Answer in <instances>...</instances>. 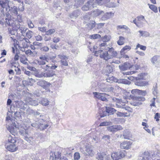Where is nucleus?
<instances>
[{"label":"nucleus","mask_w":160,"mask_h":160,"mask_svg":"<svg viewBox=\"0 0 160 160\" xmlns=\"http://www.w3.org/2000/svg\"><path fill=\"white\" fill-rule=\"evenodd\" d=\"M50 66L48 65H45V67H42V69L44 70L42 72H37L35 73V76L39 78H51L55 75V73L52 70H48Z\"/></svg>","instance_id":"1"},{"label":"nucleus","mask_w":160,"mask_h":160,"mask_svg":"<svg viewBox=\"0 0 160 160\" xmlns=\"http://www.w3.org/2000/svg\"><path fill=\"white\" fill-rule=\"evenodd\" d=\"M94 0H89L85 5L83 6L82 9L83 11H87L92 8L97 7V3L94 2Z\"/></svg>","instance_id":"2"},{"label":"nucleus","mask_w":160,"mask_h":160,"mask_svg":"<svg viewBox=\"0 0 160 160\" xmlns=\"http://www.w3.org/2000/svg\"><path fill=\"white\" fill-rule=\"evenodd\" d=\"M125 151L123 150L112 153L111 157L113 160H118L124 157L125 155Z\"/></svg>","instance_id":"3"},{"label":"nucleus","mask_w":160,"mask_h":160,"mask_svg":"<svg viewBox=\"0 0 160 160\" xmlns=\"http://www.w3.org/2000/svg\"><path fill=\"white\" fill-rule=\"evenodd\" d=\"M95 54L97 56L100 55L101 58H103L105 60H108L111 58V57H110L111 56L108 55V53L107 52H103L102 50H99L95 51Z\"/></svg>","instance_id":"4"},{"label":"nucleus","mask_w":160,"mask_h":160,"mask_svg":"<svg viewBox=\"0 0 160 160\" xmlns=\"http://www.w3.org/2000/svg\"><path fill=\"white\" fill-rule=\"evenodd\" d=\"M85 151L86 152H84L83 154V156L85 157L86 158H88V157H92L95 154V152L93 151L91 146H86Z\"/></svg>","instance_id":"5"},{"label":"nucleus","mask_w":160,"mask_h":160,"mask_svg":"<svg viewBox=\"0 0 160 160\" xmlns=\"http://www.w3.org/2000/svg\"><path fill=\"white\" fill-rule=\"evenodd\" d=\"M6 148L11 152H13L18 150V147L14 144L5 143Z\"/></svg>","instance_id":"6"},{"label":"nucleus","mask_w":160,"mask_h":160,"mask_svg":"<svg viewBox=\"0 0 160 160\" xmlns=\"http://www.w3.org/2000/svg\"><path fill=\"white\" fill-rule=\"evenodd\" d=\"M60 158L62 157H61V153L59 152L50 153V160H56L57 159L60 160Z\"/></svg>","instance_id":"7"},{"label":"nucleus","mask_w":160,"mask_h":160,"mask_svg":"<svg viewBox=\"0 0 160 160\" xmlns=\"http://www.w3.org/2000/svg\"><path fill=\"white\" fill-rule=\"evenodd\" d=\"M18 105H17V106L23 110L25 111L26 110L27 112L29 111H32V110H31L29 108L27 109V108H28V107L27 106V104H25L22 101H18Z\"/></svg>","instance_id":"8"},{"label":"nucleus","mask_w":160,"mask_h":160,"mask_svg":"<svg viewBox=\"0 0 160 160\" xmlns=\"http://www.w3.org/2000/svg\"><path fill=\"white\" fill-rule=\"evenodd\" d=\"M37 84L38 86H41L46 90L50 87L51 85V84L49 82L45 80H41L38 81L37 82Z\"/></svg>","instance_id":"9"},{"label":"nucleus","mask_w":160,"mask_h":160,"mask_svg":"<svg viewBox=\"0 0 160 160\" xmlns=\"http://www.w3.org/2000/svg\"><path fill=\"white\" fill-rule=\"evenodd\" d=\"M137 19L138 27H142L144 24V22H147L144 16L142 15H140L137 17Z\"/></svg>","instance_id":"10"},{"label":"nucleus","mask_w":160,"mask_h":160,"mask_svg":"<svg viewBox=\"0 0 160 160\" xmlns=\"http://www.w3.org/2000/svg\"><path fill=\"white\" fill-rule=\"evenodd\" d=\"M122 127L120 125L111 126L107 127L108 130L111 132H114L118 130L122 129Z\"/></svg>","instance_id":"11"},{"label":"nucleus","mask_w":160,"mask_h":160,"mask_svg":"<svg viewBox=\"0 0 160 160\" xmlns=\"http://www.w3.org/2000/svg\"><path fill=\"white\" fill-rule=\"evenodd\" d=\"M13 3V2L8 0H0V5L2 8H5L7 6L10 8V3Z\"/></svg>","instance_id":"12"},{"label":"nucleus","mask_w":160,"mask_h":160,"mask_svg":"<svg viewBox=\"0 0 160 160\" xmlns=\"http://www.w3.org/2000/svg\"><path fill=\"white\" fill-rule=\"evenodd\" d=\"M114 13L111 12H106L104 14H103L102 15V16L101 19L102 20H106L114 16Z\"/></svg>","instance_id":"13"},{"label":"nucleus","mask_w":160,"mask_h":160,"mask_svg":"<svg viewBox=\"0 0 160 160\" xmlns=\"http://www.w3.org/2000/svg\"><path fill=\"white\" fill-rule=\"evenodd\" d=\"M20 22H18L16 19H14L12 21L11 26H12L13 29L15 30H17L20 28Z\"/></svg>","instance_id":"14"},{"label":"nucleus","mask_w":160,"mask_h":160,"mask_svg":"<svg viewBox=\"0 0 160 160\" xmlns=\"http://www.w3.org/2000/svg\"><path fill=\"white\" fill-rule=\"evenodd\" d=\"M116 106L118 108L124 109L126 110H127L128 112H131V111L129 110L130 108L128 107H125V103L124 102H122V100L121 102H118V103H116Z\"/></svg>","instance_id":"15"},{"label":"nucleus","mask_w":160,"mask_h":160,"mask_svg":"<svg viewBox=\"0 0 160 160\" xmlns=\"http://www.w3.org/2000/svg\"><path fill=\"white\" fill-rule=\"evenodd\" d=\"M132 143L129 141H126L121 143L120 145L121 148L128 149L130 148Z\"/></svg>","instance_id":"16"},{"label":"nucleus","mask_w":160,"mask_h":160,"mask_svg":"<svg viewBox=\"0 0 160 160\" xmlns=\"http://www.w3.org/2000/svg\"><path fill=\"white\" fill-rule=\"evenodd\" d=\"M110 157L109 155H107L106 154L104 153H98L96 157V159L97 160H104V158H107L108 160V157Z\"/></svg>","instance_id":"17"},{"label":"nucleus","mask_w":160,"mask_h":160,"mask_svg":"<svg viewBox=\"0 0 160 160\" xmlns=\"http://www.w3.org/2000/svg\"><path fill=\"white\" fill-rule=\"evenodd\" d=\"M9 8V11L11 15L13 16H16L18 14V8L16 6H10V8Z\"/></svg>","instance_id":"18"},{"label":"nucleus","mask_w":160,"mask_h":160,"mask_svg":"<svg viewBox=\"0 0 160 160\" xmlns=\"http://www.w3.org/2000/svg\"><path fill=\"white\" fill-rule=\"evenodd\" d=\"M152 155V154L151 155L149 152L145 151L143 153V158L142 160H144L145 159H146L147 160H151Z\"/></svg>","instance_id":"19"},{"label":"nucleus","mask_w":160,"mask_h":160,"mask_svg":"<svg viewBox=\"0 0 160 160\" xmlns=\"http://www.w3.org/2000/svg\"><path fill=\"white\" fill-rule=\"evenodd\" d=\"M81 13L80 11L79 10H76L73 11L72 13L69 14V17L71 18H76L79 16Z\"/></svg>","instance_id":"20"},{"label":"nucleus","mask_w":160,"mask_h":160,"mask_svg":"<svg viewBox=\"0 0 160 160\" xmlns=\"http://www.w3.org/2000/svg\"><path fill=\"white\" fill-rule=\"evenodd\" d=\"M108 50L107 52L108 53V55H110L111 56V58L116 56L117 55V52L114 51V49L113 48H108Z\"/></svg>","instance_id":"21"},{"label":"nucleus","mask_w":160,"mask_h":160,"mask_svg":"<svg viewBox=\"0 0 160 160\" xmlns=\"http://www.w3.org/2000/svg\"><path fill=\"white\" fill-rule=\"evenodd\" d=\"M26 103L32 106H36L38 105V102L36 100L32 98H27L26 100Z\"/></svg>","instance_id":"22"},{"label":"nucleus","mask_w":160,"mask_h":160,"mask_svg":"<svg viewBox=\"0 0 160 160\" xmlns=\"http://www.w3.org/2000/svg\"><path fill=\"white\" fill-rule=\"evenodd\" d=\"M16 142V139L14 136L12 137L10 135L8 137L7 140L5 142V143H7L10 144H15Z\"/></svg>","instance_id":"23"},{"label":"nucleus","mask_w":160,"mask_h":160,"mask_svg":"<svg viewBox=\"0 0 160 160\" xmlns=\"http://www.w3.org/2000/svg\"><path fill=\"white\" fill-rule=\"evenodd\" d=\"M104 13L103 11L97 9L93 11L92 14L94 17H97L100 15H102Z\"/></svg>","instance_id":"24"},{"label":"nucleus","mask_w":160,"mask_h":160,"mask_svg":"<svg viewBox=\"0 0 160 160\" xmlns=\"http://www.w3.org/2000/svg\"><path fill=\"white\" fill-rule=\"evenodd\" d=\"M130 64L128 63H125L122 65H119V68L122 71H124L127 70L128 68L129 69L130 67Z\"/></svg>","instance_id":"25"},{"label":"nucleus","mask_w":160,"mask_h":160,"mask_svg":"<svg viewBox=\"0 0 160 160\" xmlns=\"http://www.w3.org/2000/svg\"><path fill=\"white\" fill-rule=\"evenodd\" d=\"M106 80L107 82L110 83L118 81L117 79L112 76H108L106 78Z\"/></svg>","instance_id":"26"},{"label":"nucleus","mask_w":160,"mask_h":160,"mask_svg":"<svg viewBox=\"0 0 160 160\" xmlns=\"http://www.w3.org/2000/svg\"><path fill=\"white\" fill-rule=\"evenodd\" d=\"M8 130L12 135H14L16 133L17 128L12 126H10L7 128Z\"/></svg>","instance_id":"27"},{"label":"nucleus","mask_w":160,"mask_h":160,"mask_svg":"<svg viewBox=\"0 0 160 160\" xmlns=\"http://www.w3.org/2000/svg\"><path fill=\"white\" fill-rule=\"evenodd\" d=\"M125 139H129L131 137V134L130 132L128 131H124L123 135Z\"/></svg>","instance_id":"28"},{"label":"nucleus","mask_w":160,"mask_h":160,"mask_svg":"<svg viewBox=\"0 0 160 160\" xmlns=\"http://www.w3.org/2000/svg\"><path fill=\"white\" fill-rule=\"evenodd\" d=\"M96 22L94 21H90V22L87 24L88 29H91L95 26Z\"/></svg>","instance_id":"29"},{"label":"nucleus","mask_w":160,"mask_h":160,"mask_svg":"<svg viewBox=\"0 0 160 160\" xmlns=\"http://www.w3.org/2000/svg\"><path fill=\"white\" fill-rule=\"evenodd\" d=\"M95 2L97 3V5L98 4L101 5L107 3L108 0H94V2Z\"/></svg>","instance_id":"30"},{"label":"nucleus","mask_w":160,"mask_h":160,"mask_svg":"<svg viewBox=\"0 0 160 160\" xmlns=\"http://www.w3.org/2000/svg\"><path fill=\"white\" fill-rule=\"evenodd\" d=\"M125 41V38H124L122 36H120L119 37V39L117 42L118 45H122L124 44Z\"/></svg>","instance_id":"31"},{"label":"nucleus","mask_w":160,"mask_h":160,"mask_svg":"<svg viewBox=\"0 0 160 160\" xmlns=\"http://www.w3.org/2000/svg\"><path fill=\"white\" fill-rule=\"evenodd\" d=\"M159 58V56H155L151 58V62L153 64H157L158 62V60Z\"/></svg>","instance_id":"32"},{"label":"nucleus","mask_w":160,"mask_h":160,"mask_svg":"<svg viewBox=\"0 0 160 160\" xmlns=\"http://www.w3.org/2000/svg\"><path fill=\"white\" fill-rule=\"evenodd\" d=\"M135 84L139 86H143L146 85V83L145 82L141 81V80H136L135 82Z\"/></svg>","instance_id":"33"},{"label":"nucleus","mask_w":160,"mask_h":160,"mask_svg":"<svg viewBox=\"0 0 160 160\" xmlns=\"http://www.w3.org/2000/svg\"><path fill=\"white\" fill-rule=\"evenodd\" d=\"M104 70L106 72L109 73H111L113 71L112 67L109 64L106 65V66L104 68Z\"/></svg>","instance_id":"34"},{"label":"nucleus","mask_w":160,"mask_h":160,"mask_svg":"<svg viewBox=\"0 0 160 160\" xmlns=\"http://www.w3.org/2000/svg\"><path fill=\"white\" fill-rule=\"evenodd\" d=\"M106 111L108 113H110L113 114L114 112L116 111V110L112 108L109 107H106Z\"/></svg>","instance_id":"35"},{"label":"nucleus","mask_w":160,"mask_h":160,"mask_svg":"<svg viewBox=\"0 0 160 160\" xmlns=\"http://www.w3.org/2000/svg\"><path fill=\"white\" fill-rule=\"evenodd\" d=\"M19 133L21 135L24 136L25 137V136L29 134L28 130L27 129H24L23 130H19Z\"/></svg>","instance_id":"36"},{"label":"nucleus","mask_w":160,"mask_h":160,"mask_svg":"<svg viewBox=\"0 0 160 160\" xmlns=\"http://www.w3.org/2000/svg\"><path fill=\"white\" fill-rule=\"evenodd\" d=\"M38 125V128L41 130L45 129L48 127V124L44 125L40 123H39Z\"/></svg>","instance_id":"37"},{"label":"nucleus","mask_w":160,"mask_h":160,"mask_svg":"<svg viewBox=\"0 0 160 160\" xmlns=\"http://www.w3.org/2000/svg\"><path fill=\"white\" fill-rule=\"evenodd\" d=\"M73 150V148L70 147L69 148H67L65 149V154L66 155H71L72 154V151Z\"/></svg>","instance_id":"38"},{"label":"nucleus","mask_w":160,"mask_h":160,"mask_svg":"<svg viewBox=\"0 0 160 160\" xmlns=\"http://www.w3.org/2000/svg\"><path fill=\"white\" fill-rule=\"evenodd\" d=\"M131 49V47L129 46H126L123 47L121 51V53H124Z\"/></svg>","instance_id":"39"},{"label":"nucleus","mask_w":160,"mask_h":160,"mask_svg":"<svg viewBox=\"0 0 160 160\" xmlns=\"http://www.w3.org/2000/svg\"><path fill=\"white\" fill-rule=\"evenodd\" d=\"M24 138L26 141L29 143H31L32 142L33 138L30 136L29 135V134H27L26 136H25L24 137Z\"/></svg>","instance_id":"40"},{"label":"nucleus","mask_w":160,"mask_h":160,"mask_svg":"<svg viewBox=\"0 0 160 160\" xmlns=\"http://www.w3.org/2000/svg\"><path fill=\"white\" fill-rule=\"evenodd\" d=\"M118 83H121L123 84L129 85L131 83V82L125 79H120L118 81Z\"/></svg>","instance_id":"41"},{"label":"nucleus","mask_w":160,"mask_h":160,"mask_svg":"<svg viewBox=\"0 0 160 160\" xmlns=\"http://www.w3.org/2000/svg\"><path fill=\"white\" fill-rule=\"evenodd\" d=\"M149 8L152 11L155 12H158V9L157 7L155 5L150 4H148Z\"/></svg>","instance_id":"42"},{"label":"nucleus","mask_w":160,"mask_h":160,"mask_svg":"<svg viewBox=\"0 0 160 160\" xmlns=\"http://www.w3.org/2000/svg\"><path fill=\"white\" fill-rule=\"evenodd\" d=\"M38 63L39 65L41 66V68H42V67H45V65L46 63L45 61L40 59L38 60Z\"/></svg>","instance_id":"43"},{"label":"nucleus","mask_w":160,"mask_h":160,"mask_svg":"<svg viewBox=\"0 0 160 160\" xmlns=\"http://www.w3.org/2000/svg\"><path fill=\"white\" fill-rule=\"evenodd\" d=\"M133 99L135 100L143 101L145 100V98L141 96H135L133 97Z\"/></svg>","instance_id":"44"},{"label":"nucleus","mask_w":160,"mask_h":160,"mask_svg":"<svg viewBox=\"0 0 160 160\" xmlns=\"http://www.w3.org/2000/svg\"><path fill=\"white\" fill-rule=\"evenodd\" d=\"M99 88L101 91L102 92L108 90V89L106 88L105 85L103 83L101 84L99 87Z\"/></svg>","instance_id":"45"},{"label":"nucleus","mask_w":160,"mask_h":160,"mask_svg":"<svg viewBox=\"0 0 160 160\" xmlns=\"http://www.w3.org/2000/svg\"><path fill=\"white\" fill-rule=\"evenodd\" d=\"M33 44L35 46L36 48H36L37 49H41V48L42 46V43H41L34 42L33 43Z\"/></svg>","instance_id":"46"},{"label":"nucleus","mask_w":160,"mask_h":160,"mask_svg":"<svg viewBox=\"0 0 160 160\" xmlns=\"http://www.w3.org/2000/svg\"><path fill=\"white\" fill-rule=\"evenodd\" d=\"M41 103L43 106H47L49 104V101L46 98H43L41 101Z\"/></svg>","instance_id":"47"},{"label":"nucleus","mask_w":160,"mask_h":160,"mask_svg":"<svg viewBox=\"0 0 160 160\" xmlns=\"http://www.w3.org/2000/svg\"><path fill=\"white\" fill-rule=\"evenodd\" d=\"M18 29L22 33V35L24 36L28 29L25 28L20 27V28Z\"/></svg>","instance_id":"48"},{"label":"nucleus","mask_w":160,"mask_h":160,"mask_svg":"<svg viewBox=\"0 0 160 160\" xmlns=\"http://www.w3.org/2000/svg\"><path fill=\"white\" fill-rule=\"evenodd\" d=\"M93 94L94 95V97L99 99H100L101 98V97L102 96L103 93H101L99 92H93Z\"/></svg>","instance_id":"49"},{"label":"nucleus","mask_w":160,"mask_h":160,"mask_svg":"<svg viewBox=\"0 0 160 160\" xmlns=\"http://www.w3.org/2000/svg\"><path fill=\"white\" fill-rule=\"evenodd\" d=\"M144 74L143 73L139 74L138 75V76L137 77H135V79L136 80H142L143 79V77L144 76Z\"/></svg>","instance_id":"50"},{"label":"nucleus","mask_w":160,"mask_h":160,"mask_svg":"<svg viewBox=\"0 0 160 160\" xmlns=\"http://www.w3.org/2000/svg\"><path fill=\"white\" fill-rule=\"evenodd\" d=\"M33 34V32L30 31L28 30L26 33V36L28 38L30 39L31 38L32 35Z\"/></svg>","instance_id":"51"},{"label":"nucleus","mask_w":160,"mask_h":160,"mask_svg":"<svg viewBox=\"0 0 160 160\" xmlns=\"http://www.w3.org/2000/svg\"><path fill=\"white\" fill-rule=\"evenodd\" d=\"M112 124V122H104L101 123L100 125V126H106Z\"/></svg>","instance_id":"52"},{"label":"nucleus","mask_w":160,"mask_h":160,"mask_svg":"<svg viewBox=\"0 0 160 160\" xmlns=\"http://www.w3.org/2000/svg\"><path fill=\"white\" fill-rule=\"evenodd\" d=\"M27 58L24 57H20V62L24 64H27L28 63L26 62Z\"/></svg>","instance_id":"53"},{"label":"nucleus","mask_w":160,"mask_h":160,"mask_svg":"<svg viewBox=\"0 0 160 160\" xmlns=\"http://www.w3.org/2000/svg\"><path fill=\"white\" fill-rule=\"evenodd\" d=\"M140 90L138 89H133L132 90L131 93L134 95H139Z\"/></svg>","instance_id":"54"},{"label":"nucleus","mask_w":160,"mask_h":160,"mask_svg":"<svg viewBox=\"0 0 160 160\" xmlns=\"http://www.w3.org/2000/svg\"><path fill=\"white\" fill-rule=\"evenodd\" d=\"M139 48L141 50H145L146 49V47L145 46H144L142 45H141L139 44H138L137 45V47L135 49H137L138 48Z\"/></svg>","instance_id":"55"},{"label":"nucleus","mask_w":160,"mask_h":160,"mask_svg":"<svg viewBox=\"0 0 160 160\" xmlns=\"http://www.w3.org/2000/svg\"><path fill=\"white\" fill-rule=\"evenodd\" d=\"M40 50L42 51V52H47L49 50V48L47 46H42Z\"/></svg>","instance_id":"56"},{"label":"nucleus","mask_w":160,"mask_h":160,"mask_svg":"<svg viewBox=\"0 0 160 160\" xmlns=\"http://www.w3.org/2000/svg\"><path fill=\"white\" fill-rule=\"evenodd\" d=\"M39 59L48 62V58L47 55H42L39 57Z\"/></svg>","instance_id":"57"},{"label":"nucleus","mask_w":160,"mask_h":160,"mask_svg":"<svg viewBox=\"0 0 160 160\" xmlns=\"http://www.w3.org/2000/svg\"><path fill=\"white\" fill-rule=\"evenodd\" d=\"M55 31L54 29H51L46 32V34L47 35H51L54 33Z\"/></svg>","instance_id":"58"},{"label":"nucleus","mask_w":160,"mask_h":160,"mask_svg":"<svg viewBox=\"0 0 160 160\" xmlns=\"http://www.w3.org/2000/svg\"><path fill=\"white\" fill-rule=\"evenodd\" d=\"M25 53L28 56H33V52L30 49L26 51L25 52Z\"/></svg>","instance_id":"59"},{"label":"nucleus","mask_w":160,"mask_h":160,"mask_svg":"<svg viewBox=\"0 0 160 160\" xmlns=\"http://www.w3.org/2000/svg\"><path fill=\"white\" fill-rule=\"evenodd\" d=\"M27 23L28 25V26L29 28H33L34 25L32 23V22L30 20H27Z\"/></svg>","instance_id":"60"},{"label":"nucleus","mask_w":160,"mask_h":160,"mask_svg":"<svg viewBox=\"0 0 160 160\" xmlns=\"http://www.w3.org/2000/svg\"><path fill=\"white\" fill-rule=\"evenodd\" d=\"M80 158V154L78 152H76L74 154V158L75 160H78Z\"/></svg>","instance_id":"61"},{"label":"nucleus","mask_w":160,"mask_h":160,"mask_svg":"<svg viewBox=\"0 0 160 160\" xmlns=\"http://www.w3.org/2000/svg\"><path fill=\"white\" fill-rule=\"evenodd\" d=\"M58 56L59 58L62 59V60H65L68 58L67 57L63 55H58Z\"/></svg>","instance_id":"62"},{"label":"nucleus","mask_w":160,"mask_h":160,"mask_svg":"<svg viewBox=\"0 0 160 160\" xmlns=\"http://www.w3.org/2000/svg\"><path fill=\"white\" fill-rule=\"evenodd\" d=\"M118 29H124L125 30H128V27L125 25H119L117 26Z\"/></svg>","instance_id":"63"},{"label":"nucleus","mask_w":160,"mask_h":160,"mask_svg":"<svg viewBox=\"0 0 160 160\" xmlns=\"http://www.w3.org/2000/svg\"><path fill=\"white\" fill-rule=\"evenodd\" d=\"M101 36L98 34L92 35L91 36V38L94 39L99 38Z\"/></svg>","instance_id":"64"}]
</instances>
